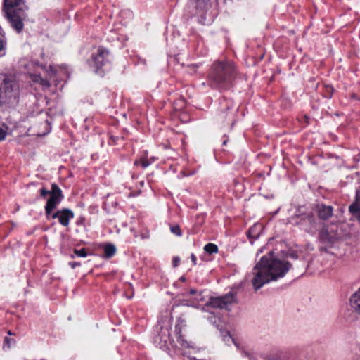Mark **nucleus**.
<instances>
[{
	"instance_id": "obj_25",
	"label": "nucleus",
	"mask_w": 360,
	"mask_h": 360,
	"mask_svg": "<svg viewBox=\"0 0 360 360\" xmlns=\"http://www.w3.org/2000/svg\"><path fill=\"white\" fill-rule=\"evenodd\" d=\"M141 165L143 168H146L150 165V162L148 160H143L141 161Z\"/></svg>"
},
{
	"instance_id": "obj_8",
	"label": "nucleus",
	"mask_w": 360,
	"mask_h": 360,
	"mask_svg": "<svg viewBox=\"0 0 360 360\" xmlns=\"http://www.w3.org/2000/svg\"><path fill=\"white\" fill-rule=\"evenodd\" d=\"M109 53L108 50L99 48L96 54H93L90 65L95 68V72H98L108 62Z\"/></svg>"
},
{
	"instance_id": "obj_2",
	"label": "nucleus",
	"mask_w": 360,
	"mask_h": 360,
	"mask_svg": "<svg viewBox=\"0 0 360 360\" xmlns=\"http://www.w3.org/2000/svg\"><path fill=\"white\" fill-rule=\"evenodd\" d=\"M236 72L235 65L231 60L216 61L209 75L210 86L220 90L226 89Z\"/></svg>"
},
{
	"instance_id": "obj_14",
	"label": "nucleus",
	"mask_w": 360,
	"mask_h": 360,
	"mask_svg": "<svg viewBox=\"0 0 360 360\" xmlns=\"http://www.w3.org/2000/svg\"><path fill=\"white\" fill-rule=\"evenodd\" d=\"M261 229L262 225L255 224L254 226L250 228L248 231V236L252 238H257L259 235Z\"/></svg>"
},
{
	"instance_id": "obj_28",
	"label": "nucleus",
	"mask_w": 360,
	"mask_h": 360,
	"mask_svg": "<svg viewBox=\"0 0 360 360\" xmlns=\"http://www.w3.org/2000/svg\"><path fill=\"white\" fill-rule=\"evenodd\" d=\"M191 261H192L193 265H196L197 258L194 254H191Z\"/></svg>"
},
{
	"instance_id": "obj_22",
	"label": "nucleus",
	"mask_w": 360,
	"mask_h": 360,
	"mask_svg": "<svg viewBox=\"0 0 360 360\" xmlns=\"http://www.w3.org/2000/svg\"><path fill=\"white\" fill-rule=\"evenodd\" d=\"M180 263V258L179 257H174L173 258V266L176 267Z\"/></svg>"
},
{
	"instance_id": "obj_16",
	"label": "nucleus",
	"mask_w": 360,
	"mask_h": 360,
	"mask_svg": "<svg viewBox=\"0 0 360 360\" xmlns=\"http://www.w3.org/2000/svg\"><path fill=\"white\" fill-rule=\"evenodd\" d=\"M204 250L209 254L217 253L218 247L214 243H207L205 245Z\"/></svg>"
},
{
	"instance_id": "obj_11",
	"label": "nucleus",
	"mask_w": 360,
	"mask_h": 360,
	"mask_svg": "<svg viewBox=\"0 0 360 360\" xmlns=\"http://www.w3.org/2000/svg\"><path fill=\"white\" fill-rule=\"evenodd\" d=\"M333 207L321 205L318 207V215L322 219H327L333 214Z\"/></svg>"
},
{
	"instance_id": "obj_4",
	"label": "nucleus",
	"mask_w": 360,
	"mask_h": 360,
	"mask_svg": "<svg viewBox=\"0 0 360 360\" xmlns=\"http://www.w3.org/2000/svg\"><path fill=\"white\" fill-rule=\"evenodd\" d=\"M20 84L13 74L3 76L0 83V104L15 105L20 96Z\"/></svg>"
},
{
	"instance_id": "obj_3",
	"label": "nucleus",
	"mask_w": 360,
	"mask_h": 360,
	"mask_svg": "<svg viewBox=\"0 0 360 360\" xmlns=\"http://www.w3.org/2000/svg\"><path fill=\"white\" fill-rule=\"evenodd\" d=\"M3 9L11 27L20 32L23 29V20L26 16L24 0H4Z\"/></svg>"
},
{
	"instance_id": "obj_23",
	"label": "nucleus",
	"mask_w": 360,
	"mask_h": 360,
	"mask_svg": "<svg viewBox=\"0 0 360 360\" xmlns=\"http://www.w3.org/2000/svg\"><path fill=\"white\" fill-rule=\"evenodd\" d=\"M6 132L2 128L0 127V141L5 139Z\"/></svg>"
},
{
	"instance_id": "obj_6",
	"label": "nucleus",
	"mask_w": 360,
	"mask_h": 360,
	"mask_svg": "<svg viewBox=\"0 0 360 360\" xmlns=\"http://www.w3.org/2000/svg\"><path fill=\"white\" fill-rule=\"evenodd\" d=\"M320 240L326 244L333 245L341 238L338 225L333 224L322 229L319 234Z\"/></svg>"
},
{
	"instance_id": "obj_33",
	"label": "nucleus",
	"mask_w": 360,
	"mask_h": 360,
	"mask_svg": "<svg viewBox=\"0 0 360 360\" xmlns=\"http://www.w3.org/2000/svg\"><path fill=\"white\" fill-rule=\"evenodd\" d=\"M181 281H185V278H184V277H181Z\"/></svg>"
},
{
	"instance_id": "obj_32",
	"label": "nucleus",
	"mask_w": 360,
	"mask_h": 360,
	"mask_svg": "<svg viewBox=\"0 0 360 360\" xmlns=\"http://www.w3.org/2000/svg\"><path fill=\"white\" fill-rule=\"evenodd\" d=\"M195 292H196V291L195 290H193V289L190 290V293L192 294V295L195 294Z\"/></svg>"
},
{
	"instance_id": "obj_34",
	"label": "nucleus",
	"mask_w": 360,
	"mask_h": 360,
	"mask_svg": "<svg viewBox=\"0 0 360 360\" xmlns=\"http://www.w3.org/2000/svg\"><path fill=\"white\" fill-rule=\"evenodd\" d=\"M223 144H224V145H226V141H224L223 142Z\"/></svg>"
},
{
	"instance_id": "obj_20",
	"label": "nucleus",
	"mask_w": 360,
	"mask_h": 360,
	"mask_svg": "<svg viewBox=\"0 0 360 360\" xmlns=\"http://www.w3.org/2000/svg\"><path fill=\"white\" fill-rule=\"evenodd\" d=\"M75 254L79 257H85L87 255L86 251L84 248H82L80 250H75Z\"/></svg>"
},
{
	"instance_id": "obj_19",
	"label": "nucleus",
	"mask_w": 360,
	"mask_h": 360,
	"mask_svg": "<svg viewBox=\"0 0 360 360\" xmlns=\"http://www.w3.org/2000/svg\"><path fill=\"white\" fill-rule=\"evenodd\" d=\"M170 231L173 234H174L177 236H181V235H182L181 229L179 225L170 226Z\"/></svg>"
},
{
	"instance_id": "obj_30",
	"label": "nucleus",
	"mask_w": 360,
	"mask_h": 360,
	"mask_svg": "<svg viewBox=\"0 0 360 360\" xmlns=\"http://www.w3.org/2000/svg\"><path fill=\"white\" fill-rule=\"evenodd\" d=\"M70 265L71 266L72 268H75L76 266L79 265V263H77V262H70Z\"/></svg>"
},
{
	"instance_id": "obj_17",
	"label": "nucleus",
	"mask_w": 360,
	"mask_h": 360,
	"mask_svg": "<svg viewBox=\"0 0 360 360\" xmlns=\"http://www.w3.org/2000/svg\"><path fill=\"white\" fill-rule=\"evenodd\" d=\"M42 127H44V130L42 131H38L36 134L39 136H44L50 132L51 127L49 126V124L48 123L47 120L44 121L43 123H41Z\"/></svg>"
},
{
	"instance_id": "obj_27",
	"label": "nucleus",
	"mask_w": 360,
	"mask_h": 360,
	"mask_svg": "<svg viewBox=\"0 0 360 360\" xmlns=\"http://www.w3.org/2000/svg\"><path fill=\"white\" fill-rule=\"evenodd\" d=\"M165 332H167V335H169V333L167 330H166ZM168 339H169V335H164V337H161V340L165 342V345L167 344Z\"/></svg>"
},
{
	"instance_id": "obj_1",
	"label": "nucleus",
	"mask_w": 360,
	"mask_h": 360,
	"mask_svg": "<svg viewBox=\"0 0 360 360\" xmlns=\"http://www.w3.org/2000/svg\"><path fill=\"white\" fill-rule=\"evenodd\" d=\"M291 266L288 262L274 258L271 252L263 256L252 269L251 283L254 289L258 290L265 284L283 277Z\"/></svg>"
},
{
	"instance_id": "obj_21",
	"label": "nucleus",
	"mask_w": 360,
	"mask_h": 360,
	"mask_svg": "<svg viewBox=\"0 0 360 360\" xmlns=\"http://www.w3.org/2000/svg\"><path fill=\"white\" fill-rule=\"evenodd\" d=\"M39 193H40V195L41 197H46L47 195H50L51 194V191H49L47 189H46L45 188H42L39 190Z\"/></svg>"
},
{
	"instance_id": "obj_5",
	"label": "nucleus",
	"mask_w": 360,
	"mask_h": 360,
	"mask_svg": "<svg viewBox=\"0 0 360 360\" xmlns=\"http://www.w3.org/2000/svg\"><path fill=\"white\" fill-rule=\"evenodd\" d=\"M63 199L61 189L56 184H51L50 198L45 206V212L47 216L60 203Z\"/></svg>"
},
{
	"instance_id": "obj_24",
	"label": "nucleus",
	"mask_w": 360,
	"mask_h": 360,
	"mask_svg": "<svg viewBox=\"0 0 360 360\" xmlns=\"http://www.w3.org/2000/svg\"><path fill=\"white\" fill-rule=\"evenodd\" d=\"M224 340L226 342H229L230 341H231L233 342H234V340L232 338V337L229 334H228L227 335H226L224 337Z\"/></svg>"
},
{
	"instance_id": "obj_10",
	"label": "nucleus",
	"mask_w": 360,
	"mask_h": 360,
	"mask_svg": "<svg viewBox=\"0 0 360 360\" xmlns=\"http://www.w3.org/2000/svg\"><path fill=\"white\" fill-rule=\"evenodd\" d=\"M349 210L360 221V190L356 191V200L349 206Z\"/></svg>"
},
{
	"instance_id": "obj_12",
	"label": "nucleus",
	"mask_w": 360,
	"mask_h": 360,
	"mask_svg": "<svg viewBox=\"0 0 360 360\" xmlns=\"http://www.w3.org/2000/svg\"><path fill=\"white\" fill-rule=\"evenodd\" d=\"M349 301L352 309L360 314V288L351 296Z\"/></svg>"
},
{
	"instance_id": "obj_26",
	"label": "nucleus",
	"mask_w": 360,
	"mask_h": 360,
	"mask_svg": "<svg viewBox=\"0 0 360 360\" xmlns=\"http://www.w3.org/2000/svg\"><path fill=\"white\" fill-rule=\"evenodd\" d=\"M60 210H58V211H57V212H56L55 213L53 214L52 218L53 219L58 218L59 219H60Z\"/></svg>"
},
{
	"instance_id": "obj_18",
	"label": "nucleus",
	"mask_w": 360,
	"mask_h": 360,
	"mask_svg": "<svg viewBox=\"0 0 360 360\" xmlns=\"http://www.w3.org/2000/svg\"><path fill=\"white\" fill-rule=\"evenodd\" d=\"M186 326V320L182 318H179L177 319V322L175 326L176 330H178V333H180L181 332V329Z\"/></svg>"
},
{
	"instance_id": "obj_13",
	"label": "nucleus",
	"mask_w": 360,
	"mask_h": 360,
	"mask_svg": "<svg viewBox=\"0 0 360 360\" xmlns=\"http://www.w3.org/2000/svg\"><path fill=\"white\" fill-rule=\"evenodd\" d=\"M31 79L33 82L39 84L43 89H48L50 87V82L47 79H43L39 75L32 74Z\"/></svg>"
},
{
	"instance_id": "obj_9",
	"label": "nucleus",
	"mask_w": 360,
	"mask_h": 360,
	"mask_svg": "<svg viewBox=\"0 0 360 360\" xmlns=\"http://www.w3.org/2000/svg\"><path fill=\"white\" fill-rule=\"evenodd\" d=\"M74 217L75 214L71 210L68 208L62 209L60 210L59 222L61 225L68 226L69 225L70 220L73 219Z\"/></svg>"
},
{
	"instance_id": "obj_15",
	"label": "nucleus",
	"mask_w": 360,
	"mask_h": 360,
	"mask_svg": "<svg viewBox=\"0 0 360 360\" xmlns=\"http://www.w3.org/2000/svg\"><path fill=\"white\" fill-rule=\"evenodd\" d=\"M116 252V248L112 244H107L104 247V257L111 258Z\"/></svg>"
},
{
	"instance_id": "obj_29",
	"label": "nucleus",
	"mask_w": 360,
	"mask_h": 360,
	"mask_svg": "<svg viewBox=\"0 0 360 360\" xmlns=\"http://www.w3.org/2000/svg\"><path fill=\"white\" fill-rule=\"evenodd\" d=\"M49 74L54 75L56 74V70L53 66H49Z\"/></svg>"
},
{
	"instance_id": "obj_7",
	"label": "nucleus",
	"mask_w": 360,
	"mask_h": 360,
	"mask_svg": "<svg viewBox=\"0 0 360 360\" xmlns=\"http://www.w3.org/2000/svg\"><path fill=\"white\" fill-rule=\"evenodd\" d=\"M236 302V295L233 292H229L224 296L211 298L207 305L214 308L229 309V307Z\"/></svg>"
},
{
	"instance_id": "obj_31",
	"label": "nucleus",
	"mask_w": 360,
	"mask_h": 360,
	"mask_svg": "<svg viewBox=\"0 0 360 360\" xmlns=\"http://www.w3.org/2000/svg\"><path fill=\"white\" fill-rule=\"evenodd\" d=\"M35 64H36V65H37V66H39V67H40V68H42V69H44V65H40L39 63H36Z\"/></svg>"
}]
</instances>
